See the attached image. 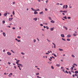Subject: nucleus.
Returning a JSON list of instances; mask_svg holds the SVG:
<instances>
[{
  "label": "nucleus",
  "mask_w": 78,
  "mask_h": 78,
  "mask_svg": "<svg viewBox=\"0 0 78 78\" xmlns=\"http://www.w3.org/2000/svg\"><path fill=\"white\" fill-rule=\"evenodd\" d=\"M65 8V9H67V8H68V5H63V9H64Z\"/></svg>",
  "instance_id": "f257e3e1"
},
{
  "label": "nucleus",
  "mask_w": 78,
  "mask_h": 78,
  "mask_svg": "<svg viewBox=\"0 0 78 78\" xmlns=\"http://www.w3.org/2000/svg\"><path fill=\"white\" fill-rule=\"evenodd\" d=\"M12 75V73H11L8 75V76H9V77H11Z\"/></svg>",
  "instance_id": "f03ea898"
},
{
  "label": "nucleus",
  "mask_w": 78,
  "mask_h": 78,
  "mask_svg": "<svg viewBox=\"0 0 78 78\" xmlns=\"http://www.w3.org/2000/svg\"><path fill=\"white\" fill-rule=\"evenodd\" d=\"M17 66H21L22 67H23V65H22L21 64H17Z\"/></svg>",
  "instance_id": "7ed1b4c3"
},
{
  "label": "nucleus",
  "mask_w": 78,
  "mask_h": 78,
  "mask_svg": "<svg viewBox=\"0 0 78 78\" xmlns=\"http://www.w3.org/2000/svg\"><path fill=\"white\" fill-rule=\"evenodd\" d=\"M61 36L62 37H65V36L63 34H61Z\"/></svg>",
  "instance_id": "20e7f679"
},
{
  "label": "nucleus",
  "mask_w": 78,
  "mask_h": 78,
  "mask_svg": "<svg viewBox=\"0 0 78 78\" xmlns=\"http://www.w3.org/2000/svg\"><path fill=\"white\" fill-rule=\"evenodd\" d=\"M7 54L8 55H11V53L9 52H7Z\"/></svg>",
  "instance_id": "39448f33"
},
{
  "label": "nucleus",
  "mask_w": 78,
  "mask_h": 78,
  "mask_svg": "<svg viewBox=\"0 0 78 78\" xmlns=\"http://www.w3.org/2000/svg\"><path fill=\"white\" fill-rule=\"evenodd\" d=\"M40 11V10L38 9H35V11Z\"/></svg>",
  "instance_id": "423d86ee"
},
{
  "label": "nucleus",
  "mask_w": 78,
  "mask_h": 78,
  "mask_svg": "<svg viewBox=\"0 0 78 78\" xmlns=\"http://www.w3.org/2000/svg\"><path fill=\"white\" fill-rule=\"evenodd\" d=\"M33 20H34L35 21H36L37 20V18H34L33 19Z\"/></svg>",
  "instance_id": "0eeeda50"
},
{
  "label": "nucleus",
  "mask_w": 78,
  "mask_h": 78,
  "mask_svg": "<svg viewBox=\"0 0 78 78\" xmlns=\"http://www.w3.org/2000/svg\"><path fill=\"white\" fill-rule=\"evenodd\" d=\"M71 37V35H70V34H68L67 35V37L68 38V37Z\"/></svg>",
  "instance_id": "6e6552de"
},
{
  "label": "nucleus",
  "mask_w": 78,
  "mask_h": 78,
  "mask_svg": "<svg viewBox=\"0 0 78 78\" xmlns=\"http://www.w3.org/2000/svg\"><path fill=\"white\" fill-rule=\"evenodd\" d=\"M8 14V13H5L4 14V16H5L6 17V15Z\"/></svg>",
  "instance_id": "1a4fd4ad"
},
{
  "label": "nucleus",
  "mask_w": 78,
  "mask_h": 78,
  "mask_svg": "<svg viewBox=\"0 0 78 78\" xmlns=\"http://www.w3.org/2000/svg\"><path fill=\"white\" fill-rule=\"evenodd\" d=\"M3 36H4V37H5L6 36V34H5V33L3 32Z\"/></svg>",
  "instance_id": "9d476101"
},
{
  "label": "nucleus",
  "mask_w": 78,
  "mask_h": 78,
  "mask_svg": "<svg viewBox=\"0 0 78 78\" xmlns=\"http://www.w3.org/2000/svg\"><path fill=\"white\" fill-rule=\"evenodd\" d=\"M13 19V18H9V20L10 21H11V20H12Z\"/></svg>",
  "instance_id": "9b49d317"
},
{
  "label": "nucleus",
  "mask_w": 78,
  "mask_h": 78,
  "mask_svg": "<svg viewBox=\"0 0 78 78\" xmlns=\"http://www.w3.org/2000/svg\"><path fill=\"white\" fill-rule=\"evenodd\" d=\"M63 27L64 28H65V29L66 30H67V28L66 27L63 26Z\"/></svg>",
  "instance_id": "f8f14e48"
},
{
  "label": "nucleus",
  "mask_w": 78,
  "mask_h": 78,
  "mask_svg": "<svg viewBox=\"0 0 78 78\" xmlns=\"http://www.w3.org/2000/svg\"><path fill=\"white\" fill-rule=\"evenodd\" d=\"M34 14H37V12H36V11H35L34 12Z\"/></svg>",
  "instance_id": "ddd939ff"
},
{
  "label": "nucleus",
  "mask_w": 78,
  "mask_h": 78,
  "mask_svg": "<svg viewBox=\"0 0 78 78\" xmlns=\"http://www.w3.org/2000/svg\"><path fill=\"white\" fill-rule=\"evenodd\" d=\"M56 66H57V67H60V66L59 64H57L56 65Z\"/></svg>",
  "instance_id": "4468645a"
},
{
  "label": "nucleus",
  "mask_w": 78,
  "mask_h": 78,
  "mask_svg": "<svg viewBox=\"0 0 78 78\" xmlns=\"http://www.w3.org/2000/svg\"><path fill=\"white\" fill-rule=\"evenodd\" d=\"M51 23H55V21L53 20H52L51 21Z\"/></svg>",
  "instance_id": "2eb2a0df"
},
{
  "label": "nucleus",
  "mask_w": 78,
  "mask_h": 78,
  "mask_svg": "<svg viewBox=\"0 0 78 78\" xmlns=\"http://www.w3.org/2000/svg\"><path fill=\"white\" fill-rule=\"evenodd\" d=\"M33 41L34 43H35V42H36V40L35 39H34L33 40Z\"/></svg>",
  "instance_id": "dca6fc26"
},
{
  "label": "nucleus",
  "mask_w": 78,
  "mask_h": 78,
  "mask_svg": "<svg viewBox=\"0 0 78 78\" xmlns=\"http://www.w3.org/2000/svg\"><path fill=\"white\" fill-rule=\"evenodd\" d=\"M52 44H53L54 46V48H56V45H55V43H53Z\"/></svg>",
  "instance_id": "f3484780"
},
{
  "label": "nucleus",
  "mask_w": 78,
  "mask_h": 78,
  "mask_svg": "<svg viewBox=\"0 0 78 78\" xmlns=\"http://www.w3.org/2000/svg\"><path fill=\"white\" fill-rule=\"evenodd\" d=\"M58 49L60 51H63L62 49L59 48Z\"/></svg>",
  "instance_id": "a211bd4d"
},
{
  "label": "nucleus",
  "mask_w": 78,
  "mask_h": 78,
  "mask_svg": "<svg viewBox=\"0 0 78 78\" xmlns=\"http://www.w3.org/2000/svg\"><path fill=\"white\" fill-rule=\"evenodd\" d=\"M54 30V28H51V31H53Z\"/></svg>",
  "instance_id": "6ab92c4d"
},
{
  "label": "nucleus",
  "mask_w": 78,
  "mask_h": 78,
  "mask_svg": "<svg viewBox=\"0 0 78 78\" xmlns=\"http://www.w3.org/2000/svg\"><path fill=\"white\" fill-rule=\"evenodd\" d=\"M76 35H78V34H73V35L74 36H76Z\"/></svg>",
  "instance_id": "aec40b11"
},
{
  "label": "nucleus",
  "mask_w": 78,
  "mask_h": 78,
  "mask_svg": "<svg viewBox=\"0 0 78 78\" xmlns=\"http://www.w3.org/2000/svg\"><path fill=\"white\" fill-rule=\"evenodd\" d=\"M31 9H32V11H35V9H34L33 8H31Z\"/></svg>",
  "instance_id": "412c9836"
},
{
  "label": "nucleus",
  "mask_w": 78,
  "mask_h": 78,
  "mask_svg": "<svg viewBox=\"0 0 78 78\" xmlns=\"http://www.w3.org/2000/svg\"><path fill=\"white\" fill-rule=\"evenodd\" d=\"M63 12H64L65 13H66V12H67V11H63Z\"/></svg>",
  "instance_id": "4be33fe9"
},
{
  "label": "nucleus",
  "mask_w": 78,
  "mask_h": 78,
  "mask_svg": "<svg viewBox=\"0 0 78 78\" xmlns=\"http://www.w3.org/2000/svg\"><path fill=\"white\" fill-rule=\"evenodd\" d=\"M39 14H43V11L41 12H40L39 13Z\"/></svg>",
  "instance_id": "5701e85b"
},
{
  "label": "nucleus",
  "mask_w": 78,
  "mask_h": 78,
  "mask_svg": "<svg viewBox=\"0 0 78 78\" xmlns=\"http://www.w3.org/2000/svg\"><path fill=\"white\" fill-rule=\"evenodd\" d=\"M75 73H78V71H76L75 72Z\"/></svg>",
  "instance_id": "b1692460"
},
{
  "label": "nucleus",
  "mask_w": 78,
  "mask_h": 78,
  "mask_svg": "<svg viewBox=\"0 0 78 78\" xmlns=\"http://www.w3.org/2000/svg\"><path fill=\"white\" fill-rule=\"evenodd\" d=\"M36 75H39V73H36Z\"/></svg>",
  "instance_id": "393cba45"
},
{
  "label": "nucleus",
  "mask_w": 78,
  "mask_h": 78,
  "mask_svg": "<svg viewBox=\"0 0 78 78\" xmlns=\"http://www.w3.org/2000/svg\"><path fill=\"white\" fill-rule=\"evenodd\" d=\"M12 14L13 15H14L15 14V13L14 12V11H13Z\"/></svg>",
  "instance_id": "a878e982"
},
{
  "label": "nucleus",
  "mask_w": 78,
  "mask_h": 78,
  "mask_svg": "<svg viewBox=\"0 0 78 78\" xmlns=\"http://www.w3.org/2000/svg\"><path fill=\"white\" fill-rule=\"evenodd\" d=\"M71 70H73V67H71Z\"/></svg>",
  "instance_id": "bb28decb"
},
{
  "label": "nucleus",
  "mask_w": 78,
  "mask_h": 78,
  "mask_svg": "<svg viewBox=\"0 0 78 78\" xmlns=\"http://www.w3.org/2000/svg\"><path fill=\"white\" fill-rule=\"evenodd\" d=\"M17 38H18V39H20L21 37H20V36H18Z\"/></svg>",
  "instance_id": "cd10ccee"
},
{
  "label": "nucleus",
  "mask_w": 78,
  "mask_h": 78,
  "mask_svg": "<svg viewBox=\"0 0 78 78\" xmlns=\"http://www.w3.org/2000/svg\"><path fill=\"white\" fill-rule=\"evenodd\" d=\"M48 18H49V20H52V19L50 17H49Z\"/></svg>",
  "instance_id": "c85d7f7f"
},
{
  "label": "nucleus",
  "mask_w": 78,
  "mask_h": 78,
  "mask_svg": "<svg viewBox=\"0 0 78 78\" xmlns=\"http://www.w3.org/2000/svg\"><path fill=\"white\" fill-rule=\"evenodd\" d=\"M45 11H48V10L47 9V8H45Z\"/></svg>",
  "instance_id": "c756f323"
},
{
  "label": "nucleus",
  "mask_w": 78,
  "mask_h": 78,
  "mask_svg": "<svg viewBox=\"0 0 78 78\" xmlns=\"http://www.w3.org/2000/svg\"><path fill=\"white\" fill-rule=\"evenodd\" d=\"M67 41H70V40L69 39H67Z\"/></svg>",
  "instance_id": "7c9ffc66"
},
{
  "label": "nucleus",
  "mask_w": 78,
  "mask_h": 78,
  "mask_svg": "<svg viewBox=\"0 0 78 78\" xmlns=\"http://www.w3.org/2000/svg\"><path fill=\"white\" fill-rule=\"evenodd\" d=\"M46 28L47 29V30H48V29H49V27H48V26H46Z\"/></svg>",
  "instance_id": "2f4dec72"
},
{
  "label": "nucleus",
  "mask_w": 78,
  "mask_h": 78,
  "mask_svg": "<svg viewBox=\"0 0 78 78\" xmlns=\"http://www.w3.org/2000/svg\"><path fill=\"white\" fill-rule=\"evenodd\" d=\"M2 23H3V24H4V23H5V21H2Z\"/></svg>",
  "instance_id": "473e14b6"
},
{
  "label": "nucleus",
  "mask_w": 78,
  "mask_h": 78,
  "mask_svg": "<svg viewBox=\"0 0 78 78\" xmlns=\"http://www.w3.org/2000/svg\"><path fill=\"white\" fill-rule=\"evenodd\" d=\"M62 39L63 41H66V39H64L63 38H62Z\"/></svg>",
  "instance_id": "72a5a7b5"
},
{
  "label": "nucleus",
  "mask_w": 78,
  "mask_h": 78,
  "mask_svg": "<svg viewBox=\"0 0 78 78\" xmlns=\"http://www.w3.org/2000/svg\"><path fill=\"white\" fill-rule=\"evenodd\" d=\"M63 18L65 19H67V17L66 16H65L64 17H63Z\"/></svg>",
  "instance_id": "f704fd0d"
},
{
  "label": "nucleus",
  "mask_w": 78,
  "mask_h": 78,
  "mask_svg": "<svg viewBox=\"0 0 78 78\" xmlns=\"http://www.w3.org/2000/svg\"><path fill=\"white\" fill-rule=\"evenodd\" d=\"M72 57H73V58H75V56L73 55H72Z\"/></svg>",
  "instance_id": "c9c22d12"
},
{
  "label": "nucleus",
  "mask_w": 78,
  "mask_h": 78,
  "mask_svg": "<svg viewBox=\"0 0 78 78\" xmlns=\"http://www.w3.org/2000/svg\"><path fill=\"white\" fill-rule=\"evenodd\" d=\"M21 54H22V55H25V53H24L23 52H21Z\"/></svg>",
  "instance_id": "e433bc0d"
},
{
  "label": "nucleus",
  "mask_w": 78,
  "mask_h": 78,
  "mask_svg": "<svg viewBox=\"0 0 78 78\" xmlns=\"http://www.w3.org/2000/svg\"><path fill=\"white\" fill-rule=\"evenodd\" d=\"M51 68H52V69H54V67H53V66H51Z\"/></svg>",
  "instance_id": "4c0bfd02"
},
{
  "label": "nucleus",
  "mask_w": 78,
  "mask_h": 78,
  "mask_svg": "<svg viewBox=\"0 0 78 78\" xmlns=\"http://www.w3.org/2000/svg\"><path fill=\"white\" fill-rule=\"evenodd\" d=\"M73 65H74V66H77V65L75 63L73 64Z\"/></svg>",
  "instance_id": "58836bf2"
},
{
  "label": "nucleus",
  "mask_w": 78,
  "mask_h": 78,
  "mask_svg": "<svg viewBox=\"0 0 78 78\" xmlns=\"http://www.w3.org/2000/svg\"><path fill=\"white\" fill-rule=\"evenodd\" d=\"M14 69H17V68L16 67V66H14Z\"/></svg>",
  "instance_id": "ea45409f"
},
{
  "label": "nucleus",
  "mask_w": 78,
  "mask_h": 78,
  "mask_svg": "<svg viewBox=\"0 0 78 78\" xmlns=\"http://www.w3.org/2000/svg\"><path fill=\"white\" fill-rule=\"evenodd\" d=\"M17 42H20V40H17Z\"/></svg>",
  "instance_id": "a19ab883"
},
{
  "label": "nucleus",
  "mask_w": 78,
  "mask_h": 78,
  "mask_svg": "<svg viewBox=\"0 0 78 78\" xmlns=\"http://www.w3.org/2000/svg\"><path fill=\"white\" fill-rule=\"evenodd\" d=\"M47 41H48V42H50V41L48 39H47Z\"/></svg>",
  "instance_id": "79ce46f5"
},
{
  "label": "nucleus",
  "mask_w": 78,
  "mask_h": 78,
  "mask_svg": "<svg viewBox=\"0 0 78 78\" xmlns=\"http://www.w3.org/2000/svg\"><path fill=\"white\" fill-rule=\"evenodd\" d=\"M62 71H63V72H64V73H66V72H65L64 69H62Z\"/></svg>",
  "instance_id": "37998d69"
},
{
  "label": "nucleus",
  "mask_w": 78,
  "mask_h": 78,
  "mask_svg": "<svg viewBox=\"0 0 78 78\" xmlns=\"http://www.w3.org/2000/svg\"><path fill=\"white\" fill-rule=\"evenodd\" d=\"M68 72H69V74H70V75H71V74H72L71 72H70V71H69Z\"/></svg>",
  "instance_id": "c03bdc74"
},
{
  "label": "nucleus",
  "mask_w": 78,
  "mask_h": 78,
  "mask_svg": "<svg viewBox=\"0 0 78 78\" xmlns=\"http://www.w3.org/2000/svg\"><path fill=\"white\" fill-rule=\"evenodd\" d=\"M59 12H63V11L62 10H60L59 11Z\"/></svg>",
  "instance_id": "a18cd8bd"
},
{
  "label": "nucleus",
  "mask_w": 78,
  "mask_h": 78,
  "mask_svg": "<svg viewBox=\"0 0 78 78\" xmlns=\"http://www.w3.org/2000/svg\"><path fill=\"white\" fill-rule=\"evenodd\" d=\"M68 19H71V18L70 17H68Z\"/></svg>",
  "instance_id": "49530a36"
},
{
  "label": "nucleus",
  "mask_w": 78,
  "mask_h": 78,
  "mask_svg": "<svg viewBox=\"0 0 78 78\" xmlns=\"http://www.w3.org/2000/svg\"><path fill=\"white\" fill-rule=\"evenodd\" d=\"M40 26H41V27H42L43 26V24H40Z\"/></svg>",
  "instance_id": "de8ad7c7"
},
{
  "label": "nucleus",
  "mask_w": 78,
  "mask_h": 78,
  "mask_svg": "<svg viewBox=\"0 0 78 78\" xmlns=\"http://www.w3.org/2000/svg\"><path fill=\"white\" fill-rule=\"evenodd\" d=\"M75 76H78V74H75Z\"/></svg>",
  "instance_id": "09e8293b"
},
{
  "label": "nucleus",
  "mask_w": 78,
  "mask_h": 78,
  "mask_svg": "<svg viewBox=\"0 0 78 78\" xmlns=\"http://www.w3.org/2000/svg\"><path fill=\"white\" fill-rule=\"evenodd\" d=\"M7 27H9V28H11V27L10 26H7Z\"/></svg>",
  "instance_id": "8fccbe9b"
},
{
  "label": "nucleus",
  "mask_w": 78,
  "mask_h": 78,
  "mask_svg": "<svg viewBox=\"0 0 78 78\" xmlns=\"http://www.w3.org/2000/svg\"><path fill=\"white\" fill-rule=\"evenodd\" d=\"M71 72H72V73H74V71H72V70H71Z\"/></svg>",
  "instance_id": "3c124183"
},
{
  "label": "nucleus",
  "mask_w": 78,
  "mask_h": 78,
  "mask_svg": "<svg viewBox=\"0 0 78 78\" xmlns=\"http://www.w3.org/2000/svg\"><path fill=\"white\" fill-rule=\"evenodd\" d=\"M12 3L13 4V5H14L15 4V2H13Z\"/></svg>",
  "instance_id": "603ef678"
},
{
  "label": "nucleus",
  "mask_w": 78,
  "mask_h": 78,
  "mask_svg": "<svg viewBox=\"0 0 78 78\" xmlns=\"http://www.w3.org/2000/svg\"><path fill=\"white\" fill-rule=\"evenodd\" d=\"M66 73H68V71H66Z\"/></svg>",
  "instance_id": "864d4df0"
},
{
  "label": "nucleus",
  "mask_w": 78,
  "mask_h": 78,
  "mask_svg": "<svg viewBox=\"0 0 78 78\" xmlns=\"http://www.w3.org/2000/svg\"><path fill=\"white\" fill-rule=\"evenodd\" d=\"M73 78H75V75H74V74H73Z\"/></svg>",
  "instance_id": "5fc2aeb1"
},
{
  "label": "nucleus",
  "mask_w": 78,
  "mask_h": 78,
  "mask_svg": "<svg viewBox=\"0 0 78 78\" xmlns=\"http://www.w3.org/2000/svg\"><path fill=\"white\" fill-rule=\"evenodd\" d=\"M48 0H47L46 1V3H48Z\"/></svg>",
  "instance_id": "6e6d98bb"
},
{
  "label": "nucleus",
  "mask_w": 78,
  "mask_h": 78,
  "mask_svg": "<svg viewBox=\"0 0 78 78\" xmlns=\"http://www.w3.org/2000/svg\"><path fill=\"white\" fill-rule=\"evenodd\" d=\"M12 29H13V30H15L16 29V28H15V27H12Z\"/></svg>",
  "instance_id": "4d7b16f0"
},
{
  "label": "nucleus",
  "mask_w": 78,
  "mask_h": 78,
  "mask_svg": "<svg viewBox=\"0 0 78 78\" xmlns=\"http://www.w3.org/2000/svg\"><path fill=\"white\" fill-rule=\"evenodd\" d=\"M16 63L17 64H19V62H16Z\"/></svg>",
  "instance_id": "13d9d810"
},
{
  "label": "nucleus",
  "mask_w": 78,
  "mask_h": 78,
  "mask_svg": "<svg viewBox=\"0 0 78 78\" xmlns=\"http://www.w3.org/2000/svg\"><path fill=\"white\" fill-rule=\"evenodd\" d=\"M41 30H42V31H45V30L43 29H42Z\"/></svg>",
  "instance_id": "bf43d9fd"
},
{
  "label": "nucleus",
  "mask_w": 78,
  "mask_h": 78,
  "mask_svg": "<svg viewBox=\"0 0 78 78\" xmlns=\"http://www.w3.org/2000/svg\"><path fill=\"white\" fill-rule=\"evenodd\" d=\"M64 69V67H61V69Z\"/></svg>",
  "instance_id": "052dcab7"
},
{
  "label": "nucleus",
  "mask_w": 78,
  "mask_h": 78,
  "mask_svg": "<svg viewBox=\"0 0 78 78\" xmlns=\"http://www.w3.org/2000/svg\"><path fill=\"white\" fill-rule=\"evenodd\" d=\"M17 62H20V61L19 60H17L16 61Z\"/></svg>",
  "instance_id": "680f3d73"
},
{
  "label": "nucleus",
  "mask_w": 78,
  "mask_h": 78,
  "mask_svg": "<svg viewBox=\"0 0 78 78\" xmlns=\"http://www.w3.org/2000/svg\"><path fill=\"white\" fill-rule=\"evenodd\" d=\"M72 66L73 67V68H74V67H75V66L74 65H73Z\"/></svg>",
  "instance_id": "e2e57ef3"
},
{
  "label": "nucleus",
  "mask_w": 78,
  "mask_h": 78,
  "mask_svg": "<svg viewBox=\"0 0 78 78\" xmlns=\"http://www.w3.org/2000/svg\"><path fill=\"white\" fill-rule=\"evenodd\" d=\"M8 64H11V63H10V62H8Z\"/></svg>",
  "instance_id": "0e129e2a"
},
{
  "label": "nucleus",
  "mask_w": 78,
  "mask_h": 78,
  "mask_svg": "<svg viewBox=\"0 0 78 78\" xmlns=\"http://www.w3.org/2000/svg\"><path fill=\"white\" fill-rule=\"evenodd\" d=\"M54 56H55V57H57V56H56V55H55V54L54 55Z\"/></svg>",
  "instance_id": "69168bd1"
},
{
  "label": "nucleus",
  "mask_w": 78,
  "mask_h": 78,
  "mask_svg": "<svg viewBox=\"0 0 78 78\" xmlns=\"http://www.w3.org/2000/svg\"><path fill=\"white\" fill-rule=\"evenodd\" d=\"M48 59L49 60V61H51V59H50L49 58H48Z\"/></svg>",
  "instance_id": "338daca9"
},
{
  "label": "nucleus",
  "mask_w": 78,
  "mask_h": 78,
  "mask_svg": "<svg viewBox=\"0 0 78 78\" xmlns=\"http://www.w3.org/2000/svg\"><path fill=\"white\" fill-rule=\"evenodd\" d=\"M37 1H38V2H41V0H37Z\"/></svg>",
  "instance_id": "774afa93"
}]
</instances>
